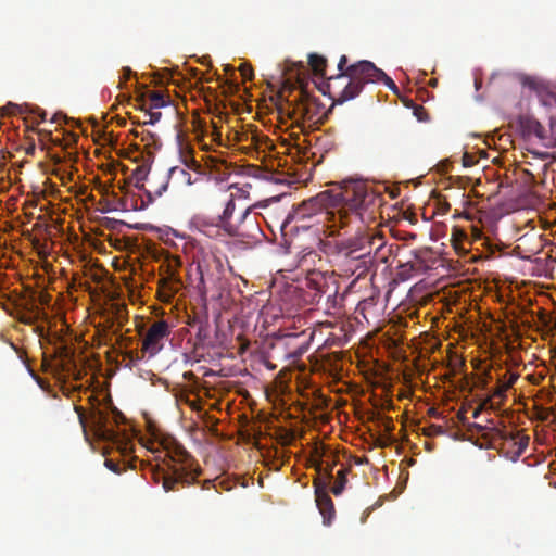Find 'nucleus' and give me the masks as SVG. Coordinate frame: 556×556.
Instances as JSON below:
<instances>
[{
	"label": "nucleus",
	"instance_id": "bb28decb",
	"mask_svg": "<svg viewBox=\"0 0 556 556\" xmlns=\"http://www.w3.org/2000/svg\"><path fill=\"white\" fill-rule=\"evenodd\" d=\"M422 431H424V434L428 435V437L441 435V434L445 433V430L443 429V427L439 426V425H430V426L424 428Z\"/></svg>",
	"mask_w": 556,
	"mask_h": 556
},
{
	"label": "nucleus",
	"instance_id": "a878e982",
	"mask_svg": "<svg viewBox=\"0 0 556 556\" xmlns=\"http://www.w3.org/2000/svg\"><path fill=\"white\" fill-rule=\"evenodd\" d=\"M150 109L163 108L167 104L164 94L160 91H152L149 93Z\"/></svg>",
	"mask_w": 556,
	"mask_h": 556
},
{
	"label": "nucleus",
	"instance_id": "e433bc0d",
	"mask_svg": "<svg viewBox=\"0 0 556 556\" xmlns=\"http://www.w3.org/2000/svg\"><path fill=\"white\" fill-rule=\"evenodd\" d=\"M249 215H250V208H245V210L242 212L241 216H240V220H239V223H242V222H243V220H244Z\"/></svg>",
	"mask_w": 556,
	"mask_h": 556
},
{
	"label": "nucleus",
	"instance_id": "c9c22d12",
	"mask_svg": "<svg viewBox=\"0 0 556 556\" xmlns=\"http://www.w3.org/2000/svg\"><path fill=\"white\" fill-rule=\"evenodd\" d=\"M472 236L475 239H480L482 237V232L481 230H479L478 228H472Z\"/></svg>",
	"mask_w": 556,
	"mask_h": 556
},
{
	"label": "nucleus",
	"instance_id": "1a4fd4ad",
	"mask_svg": "<svg viewBox=\"0 0 556 556\" xmlns=\"http://www.w3.org/2000/svg\"><path fill=\"white\" fill-rule=\"evenodd\" d=\"M184 163L188 169L179 166L172 167L169 169L170 179H175L187 186L208 182L199 172L200 165L191 155L185 156Z\"/></svg>",
	"mask_w": 556,
	"mask_h": 556
},
{
	"label": "nucleus",
	"instance_id": "4468645a",
	"mask_svg": "<svg viewBox=\"0 0 556 556\" xmlns=\"http://www.w3.org/2000/svg\"><path fill=\"white\" fill-rule=\"evenodd\" d=\"M520 129L526 138H536L546 147V127L534 117L526 116L520 119Z\"/></svg>",
	"mask_w": 556,
	"mask_h": 556
},
{
	"label": "nucleus",
	"instance_id": "2f4dec72",
	"mask_svg": "<svg viewBox=\"0 0 556 556\" xmlns=\"http://www.w3.org/2000/svg\"><path fill=\"white\" fill-rule=\"evenodd\" d=\"M239 71L244 79L251 80L253 78V70L250 65L241 64Z\"/></svg>",
	"mask_w": 556,
	"mask_h": 556
},
{
	"label": "nucleus",
	"instance_id": "a19ab883",
	"mask_svg": "<svg viewBox=\"0 0 556 556\" xmlns=\"http://www.w3.org/2000/svg\"><path fill=\"white\" fill-rule=\"evenodd\" d=\"M525 173H526V175H527V177H528L529 181H533V180H534L533 175H531L528 170H526Z\"/></svg>",
	"mask_w": 556,
	"mask_h": 556
},
{
	"label": "nucleus",
	"instance_id": "58836bf2",
	"mask_svg": "<svg viewBox=\"0 0 556 556\" xmlns=\"http://www.w3.org/2000/svg\"><path fill=\"white\" fill-rule=\"evenodd\" d=\"M428 414L435 418L440 417V415H441L435 408H430Z\"/></svg>",
	"mask_w": 556,
	"mask_h": 556
},
{
	"label": "nucleus",
	"instance_id": "de8ad7c7",
	"mask_svg": "<svg viewBox=\"0 0 556 556\" xmlns=\"http://www.w3.org/2000/svg\"><path fill=\"white\" fill-rule=\"evenodd\" d=\"M205 483H206L207 485H210L212 482H211V480H207V481H205Z\"/></svg>",
	"mask_w": 556,
	"mask_h": 556
},
{
	"label": "nucleus",
	"instance_id": "f03ea898",
	"mask_svg": "<svg viewBox=\"0 0 556 556\" xmlns=\"http://www.w3.org/2000/svg\"><path fill=\"white\" fill-rule=\"evenodd\" d=\"M382 236L362 235L336 241L332 255L334 266L341 276L356 279L365 278L375 267L376 258L381 254V261L387 262Z\"/></svg>",
	"mask_w": 556,
	"mask_h": 556
},
{
	"label": "nucleus",
	"instance_id": "2eb2a0df",
	"mask_svg": "<svg viewBox=\"0 0 556 556\" xmlns=\"http://www.w3.org/2000/svg\"><path fill=\"white\" fill-rule=\"evenodd\" d=\"M180 279L174 273L168 277L162 278L159 283V294L163 302H170L179 291Z\"/></svg>",
	"mask_w": 556,
	"mask_h": 556
},
{
	"label": "nucleus",
	"instance_id": "f257e3e1",
	"mask_svg": "<svg viewBox=\"0 0 556 556\" xmlns=\"http://www.w3.org/2000/svg\"><path fill=\"white\" fill-rule=\"evenodd\" d=\"M379 197L361 180H348L337 189H330L301 202L288 213L282 229H308L318 223L327 224L329 236L354 222L364 223L372 218L374 208L379 205Z\"/></svg>",
	"mask_w": 556,
	"mask_h": 556
},
{
	"label": "nucleus",
	"instance_id": "7c9ffc66",
	"mask_svg": "<svg viewBox=\"0 0 556 556\" xmlns=\"http://www.w3.org/2000/svg\"><path fill=\"white\" fill-rule=\"evenodd\" d=\"M414 115L418 121L425 122L428 121V113L422 105H416L414 110Z\"/></svg>",
	"mask_w": 556,
	"mask_h": 556
},
{
	"label": "nucleus",
	"instance_id": "c03bdc74",
	"mask_svg": "<svg viewBox=\"0 0 556 556\" xmlns=\"http://www.w3.org/2000/svg\"><path fill=\"white\" fill-rule=\"evenodd\" d=\"M443 208H445L446 211L450 210V204L445 203V205H443Z\"/></svg>",
	"mask_w": 556,
	"mask_h": 556
},
{
	"label": "nucleus",
	"instance_id": "9b49d317",
	"mask_svg": "<svg viewBox=\"0 0 556 556\" xmlns=\"http://www.w3.org/2000/svg\"><path fill=\"white\" fill-rule=\"evenodd\" d=\"M220 195L224 198L225 207L222 214L217 216V219L220 222V225L224 227V231L228 236H239V223L235 224L231 222V217L235 212V199L233 194H228L227 191H220Z\"/></svg>",
	"mask_w": 556,
	"mask_h": 556
},
{
	"label": "nucleus",
	"instance_id": "6e6552de",
	"mask_svg": "<svg viewBox=\"0 0 556 556\" xmlns=\"http://www.w3.org/2000/svg\"><path fill=\"white\" fill-rule=\"evenodd\" d=\"M198 271L200 274L198 288L202 294H205L210 286L215 287L218 285L224 271V265L219 257L211 254L198 262Z\"/></svg>",
	"mask_w": 556,
	"mask_h": 556
},
{
	"label": "nucleus",
	"instance_id": "473e14b6",
	"mask_svg": "<svg viewBox=\"0 0 556 556\" xmlns=\"http://www.w3.org/2000/svg\"><path fill=\"white\" fill-rule=\"evenodd\" d=\"M462 161L464 167H471L477 163L476 156L468 152L464 153Z\"/></svg>",
	"mask_w": 556,
	"mask_h": 556
},
{
	"label": "nucleus",
	"instance_id": "dca6fc26",
	"mask_svg": "<svg viewBox=\"0 0 556 556\" xmlns=\"http://www.w3.org/2000/svg\"><path fill=\"white\" fill-rule=\"evenodd\" d=\"M336 455L328 456V459L313 460L312 467L317 471L316 477H321V480L326 482V486L329 488L330 481L333 479V467L337 464Z\"/></svg>",
	"mask_w": 556,
	"mask_h": 556
},
{
	"label": "nucleus",
	"instance_id": "412c9836",
	"mask_svg": "<svg viewBox=\"0 0 556 556\" xmlns=\"http://www.w3.org/2000/svg\"><path fill=\"white\" fill-rule=\"evenodd\" d=\"M210 167L216 180H225L230 175L229 166L223 160L210 157Z\"/></svg>",
	"mask_w": 556,
	"mask_h": 556
},
{
	"label": "nucleus",
	"instance_id": "39448f33",
	"mask_svg": "<svg viewBox=\"0 0 556 556\" xmlns=\"http://www.w3.org/2000/svg\"><path fill=\"white\" fill-rule=\"evenodd\" d=\"M77 413L79 424L83 432L88 440V431L101 441H116L118 433L115 431V426L124 421V416L116 408H99L93 407L88 415L81 406H74Z\"/></svg>",
	"mask_w": 556,
	"mask_h": 556
},
{
	"label": "nucleus",
	"instance_id": "72a5a7b5",
	"mask_svg": "<svg viewBox=\"0 0 556 556\" xmlns=\"http://www.w3.org/2000/svg\"><path fill=\"white\" fill-rule=\"evenodd\" d=\"M465 238H467V235L465 231H463L462 229H458V228L453 229L452 240L454 242L455 248H457V242H459L460 240H463Z\"/></svg>",
	"mask_w": 556,
	"mask_h": 556
},
{
	"label": "nucleus",
	"instance_id": "20e7f679",
	"mask_svg": "<svg viewBox=\"0 0 556 556\" xmlns=\"http://www.w3.org/2000/svg\"><path fill=\"white\" fill-rule=\"evenodd\" d=\"M349 79V83L341 88L336 87V96L338 103H343L356 98L363 90L364 86L369 83L382 81L393 92L397 91L395 83L380 68L370 61H359L350 65L344 74H341L336 83Z\"/></svg>",
	"mask_w": 556,
	"mask_h": 556
},
{
	"label": "nucleus",
	"instance_id": "c85d7f7f",
	"mask_svg": "<svg viewBox=\"0 0 556 556\" xmlns=\"http://www.w3.org/2000/svg\"><path fill=\"white\" fill-rule=\"evenodd\" d=\"M502 377H504L506 386L510 389L519 379V374L506 371Z\"/></svg>",
	"mask_w": 556,
	"mask_h": 556
},
{
	"label": "nucleus",
	"instance_id": "0eeeda50",
	"mask_svg": "<svg viewBox=\"0 0 556 556\" xmlns=\"http://www.w3.org/2000/svg\"><path fill=\"white\" fill-rule=\"evenodd\" d=\"M170 332L169 324L166 320L154 321L142 339L141 356L137 358L143 359L146 355L148 357L155 356L164 348V342L170 336Z\"/></svg>",
	"mask_w": 556,
	"mask_h": 556
},
{
	"label": "nucleus",
	"instance_id": "37998d69",
	"mask_svg": "<svg viewBox=\"0 0 556 556\" xmlns=\"http://www.w3.org/2000/svg\"><path fill=\"white\" fill-rule=\"evenodd\" d=\"M430 85H431V86H433V87H434V86H437V79H432V80L430 81Z\"/></svg>",
	"mask_w": 556,
	"mask_h": 556
},
{
	"label": "nucleus",
	"instance_id": "4be33fe9",
	"mask_svg": "<svg viewBox=\"0 0 556 556\" xmlns=\"http://www.w3.org/2000/svg\"><path fill=\"white\" fill-rule=\"evenodd\" d=\"M351 470V467L342 466L341 469L337 471V477L334 484L331 488V492L333 495L339 496L344 491L345 484L348 483V475Z\"/></svg>",
	"mask_w": 556,
	"mask_h": 556
},
{
	"label": "nucleus",
	"instance_id": "f3484780",
	"mask_svg": "<svg viewBox=\"0 0 556 556\" xmlns=\"http://www.w3.org/2000/svg\"><path fill=\"white\" fill-rule=\"evenodd\" d=\"M198 225L200 231L210 238H219L227 235L217 217L214 222H210L206 218H200Z\"/></svg>",
	"mask_w": 556,
	"mask_h": 556
},
{
	"label": "nucleus",
	"instance_id": "ddd939ff",
	"mask_svg": "<svg viewBox=\"0 0 556 556\" xmlns=\"http://www.w3.org/2000/svg\"><path fill=\"white\" fill-rule=\"evenodd\" d=\"M523 87L533 90L540 97L544 105L556 104V92L549 90L548 86L541 79L532 76H523L521 78Z\"/></svg>",
	"mask_w": 556,
	"mask_h": 556
},
{
	"label": "nucleus",
	"instance_id": "6ab92c4d",
	"mask_svg": "<svg viewBox=\"0 0 556 556\" xmlns=\"http://www.w3.org/2000/svg\"><path fill=\"white\" fill-rule=\"evenodd\" d=\"M127 321V308L124 304H113L111 306V316L108 318V323H110V328H113L115 325L117 329L113 332L116 333L117 330L124 326Z\"/></svg>",
	"mask_w": 556,
	"mask_h": 556
},
{
	"label": "nucleus",
	"instance_id": "7ed1b4c3",
	"mask_svg": "<svg viewBox=\"0 0 556 556\" xmlns=\"http://www.w3.org/2000/svg\"><path fill=\"white\" fill-rule=\"evenodd\" d=\"M150 473L165 492H176L194 484L202 470L194 457L180 443L173 441L166 445L162 463L152 466Z\"/></svg>",
	"mask_w": 556,
	"mask_h": 556
},
{
	"label": "nucleus",
	"instance_id": "c756f323",
	"mask_svg": "<svg viewBox=\"0 0 556 556\" xmlns=\"http://www.w3.org/2000/svg\"><path fill=\"white\" fill-rule=\"evenodd\" d=\"M105 467L114 473H122L123 469L119 464L111 458H106L104 462Z\"/></svg>",
	"mask_w": 556,
	"mask_h": 556
},
{
	"label": "nucleus",
	"instance_id": "393cba45",
	"mask_svg": "<svg viewBox=\"0 0 556 556\" xmlns=\"http://www.w3.org/2000/svg\"><path fill=\"white\" fill-rule=\"evenodd\" d=\"M546 147H556V115L551 116L548 128H546Z\"/></svg>",
	"mask_w": 556,
	"mask_h": 556
},
{
	"label": "nucleus",
	"instance_id": "b1692460",
	"mask_svg": "<svg viewBox=\"0 0 556 556\" xmlns=\"http://www.w3.org/2000/svg\"><path fill=\"white\" fill-rule=\"evenodd\" d=\"M509 388L505 383L504 377L497 379L495 389L491 392V399H498L502 402L506 400V392Z\"/></svg>",
	"mask_w": 556,
	"mask_h": 556
},
{
	"label": "nucleus",
	"instance_id": "ea45409f",
	"mask_svg": "<svg viewBox=\"0 0 556 556\" xmlns=\"http://www.w3.org/2000/svg\"><path fill=\"white\" fill-rule=\"evenodd\" d=\"M21 321L28 325L33 323L31 318H21Z\"/></svg>",
	"mask_w": 556,
	"mask_h": 556
},
{
	"label": "nucleus",
	"instance_id": "79ce46f5",
	"mask_svg": "<svg viewBox=\"0 0 556 556\" xmlns=\"http://www.w3.org/2000/svg\"><path fill=\"white\" fill-rule=\"evenodd\" d=\"M267 368L273 370V369H275V368H276V366H275V365H271V364H269V363H268V364H267Z\"/></svg>",
	"mask_w": 556,
	"mask_h": 556
},
{
	"label": "nucleus",
	"instance_id": "a211bd4d",
	"mask_svg": "<svg viewBox=\"0 0 556 556\" xmlns=\"http://www.w3.org/2000/svg\"><path fill=\"white\" fill-rule=\"evenodd\" d=\"M346 63H348V58L346 55H342L339 60V63H338V70H339V74L336 75V76H332L329 78V84L327 86L328 90H329V93L331 96V98L333 99L334 102L338 103V99H337V96H336V86H341V88H343L348 83H349V79H345V80H340V83H336L337 78L341 75V74H344L348 68L350 66H346Z\"/></svg>",
	"mask_w": 556,
	"mask_h": 556
},
{
	"label": "nucleus",
	"instance_id": "f704fd0d",
	"mask_svg": "<svg viewBox=\"0 0 556 556\" xmlns=\"http://www.w3.org/2000/svg\"><path fill=\"white\" fill-rule=\"evenodd\" d=\"M150 119L148 122H144L143 124H151L154 125L157 123L161 118V112H153L152 109L148 111Z\"/></svg>",
	"mask_w": 556,
	"mask_h": 556
},
{
	"label": "nucleus",
	"instance_id": "4c0bfd02",
	"mask_svg": "<svg viewBox=\"0 0 556 556\" xmlns=\"http://www.w3.org/2000/svg\"><path fill=\"white\" fill-rule=\"evenodd\" d=\"M123 72H124V75H123V76H124V78H125L126 80H127V79H129V78H130V76H131V70H130L129 67H126V68H124V70H123Z\"/></svg>",
	"mask_w": 556,
	"mask_h": 556
},
{
	"label": "nucleus",
	"instance_id": "49530a36",
	"mask_svg": "<svg viewBox=\"0 0 556 556\" xmlns=\"http://www.w3.org/2000/svg\"><path fill=\"white\" fill-rule=\"evenodd\" d=\"M476 88H479V81L476 79Z\"/></svg>",
	"mask_w": 556,
	"mask_h": 556
},
{
	"label": "nucleus",
	"instance_id": "aec40b11",
	"mask_svg": "<svg viewBox=\"0 0 556 556\" xmlns=\"http://www.w3.org/2000/svg\"><path fill=\"white\" fill-rule=\"evenodd\" d=\"M494 430L501 439L513 441L514 445L517 446V448L515 451V455L517 457H519L521 454H523V452L526 451V448L529 445V437L528 435L520 437L518 433H504L501 430H497V429H494Z\"/></svg>",
	"mask_w": 556,
	"mask_h": 556
},
{
	"label": "nucleus",
	"instance_id": "f8f14e48",
	"mask_svg": "<svg viewBox=\"0 0 556 556\" xmlns=\"http://www.w3.org/2000/svg\"><path fill=\"white\" fill-rule=\"evenodd\" d=\"M330 278L325 273L319 270H308L304 285L308 290L314 293L312 295V302H318L319 299L326 294L330 288Z\"/></svg>",
	"mask_w": 556,
	"mask_h": 556
},
{
	"label": "nucleus",
	"instance_id": "a18cd8bd",
	"mask_svg": "<svg viewBox=\"0 0 556 556\" xmlns=\"http://www.w3.org/2000/svg\"><path fill=\"white\" fill-rule=\"evenodd\" d=\"M184 376H185V377L193 376V374H192V372H186Z\"/></svg>",
	"mask_w": 556,
	"mask_h": 556
},
{
	"label": "nucleus",
	"instance_id": "cd10ccee",
	"mask_svg": "<svg viewBox=\"0 0 556 556\" xmlns=\"http://www.w3.org/2000/svg\"><path fill=\"white\" fill-rule=\"evenodd\" d=\"M317 253L314 251V250H309L307 252H305L302 257L300 258L299 263H300V266H305V265H309L312 263L315 262V258L317 257Z\"/></svg>",
	"mask_w": 556,
	"mask_h": 556
},
{
	"label": "nucleus",
	"instance_id": "423d86ee",
	"mask_svg": "<svg viewBox=\"0 0 556 556\" xmlns=\"http://www.w3.org/2000/svg\"><path fill=\"white\" fill-rule=\"evenodd\" d=\"M286 110L296 124L307 123L308 126L320 123L325 116L324 104L302 86L291 100H287Z\"/></svg>",
	"mask_w": 556,
	"mask_h": 556
},
{
	"label": "nucleus",
	"instance_id": "9d476101",
	"mask_svg": "<svg viewBox=\"0 0 556 556\" xmlns=\"http://www.w3.org/2000/svg\"><path fill=\"white\" fill-rule=\"evenodd\" d=\"M313 486L315 491L316 505L323 516L324 523L330 525L334 517V505L328 494V486H326V482L321 480V477H315L313 479Z\"/></svg>",
	"mask_w": 556,
	"mask_h": 556
},
{
	"label": "nucleus",
	"instance_id": "5701e85b",
	"mask_svg": "<svg viewBox=\"0 0 556 556\" xmlns=\"http://www.w3.org/2000/svg\"><path fill=\"white\" fill-rule=\"evenodd\" d=\"M308 62L315 75L325 76L327 60L324 56L318 54H311Z\"/></svg>",
	"mask_w": 556,
	"mask_h": 556
}]
</instances>
